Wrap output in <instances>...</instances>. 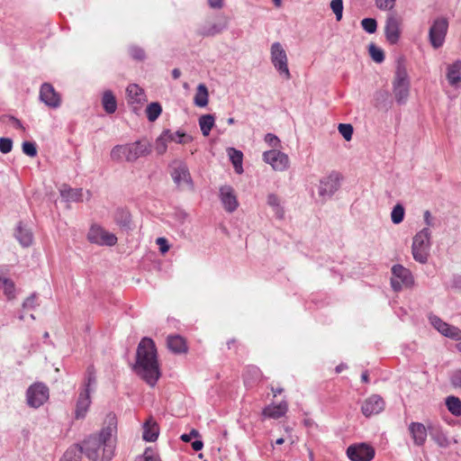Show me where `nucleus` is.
<instances>
[{"mask_svg": "<svg viewBox=\"0 0 461 461\" xmlns=\"http://www.w3.org/2000/svg\"><path fill=\"white\" fill-rule=\"evenodd\" d=\"M264 140L266 143H267L270 147L277 148L280 145V140L278 137L273 133H267L265 135Z\"/></svg>", "mask_w": 461, "mask_h": 461, "instance_id": "nucleus-54", "label": "nucleus"}, {"mask_svg": "<svg viewBox=\"0 0 461 461\" xmlns=\"http://www.w3.org/2000/svg\"><path fill=\"white\" fill-rule=\"evenodd\" d=\"M452 285L454 287L461 289V276L460 275H455L453 276Z\"/></svg>", "mask_w": 461, "mask_h": 461, "instance_id": "nucleus-61", "label": "nucleus"}, {"mask_svg": "<svg viewBox=\"0 0 461 461\" xmlns=\"http://www.w3.org/2000/svg\"><path fill=\"white\" fill-rule=\"evenodd\" d=\"M156 243L158 245L159 251L161 252V254L164 255L165 253H167L169 250L168 241L166 238H164V237L158 238L156 240Z\"/></svg>", "mask_w": 461, "mask_h": 461, "instance_id": "nucleus-56", "label": "nucleus"}, {"mask_svg": "<svg viewBox=\"0 0 461 461\" xmlns=\"http://www.w3.org/2000/svg\"><path fill=\"white\" fill-rule=\"evenodd\" d=\"M13 140L9 138H0V151L3 154H7L12 150Z\"/></svg>", "mask_w": 461, "mask_h": 461, "instance_id": "nucleus-51", "label": "nucleus"}, {"mask_svg": "<svg viewBox=\"0 0 461 461\" xmlns=\"http://www.w3.org/2000/svg\"><path fill=\"white\" fill-rule=\"evenodd\" d=\"M369 54L372 59L376 63H382L384 60V52L382 49L375 46V44L371 43L368 47Z\"/></svg>", "mask_w": 461, "mask_h": 461, "instance_id": "nucleus-42", "label": "nucleus"}, {"mask_svg": "<svg viewBox=\"0 0 461 461\" xmlns=\"http://www.w3.org/2000/svg\"><path fill=\"white\" fill-rule=\"evenodd\" d=\"M9 120L12 122L14 128L24 130V127L19 119L15 118L14 116H9Z\"/></svg>", "mask_w": 461, "mask_h": 461, "instance_id": "nucleus-60", "label": "nucleus"}, {"mask_svg": "<svg viewBox=\"0 0 461 461\" xmlns=\"http://www.w3.org/2000/svg\"><path fill=\"white\" fill-rule=\"evenodd\" d=\"M210 7L214 9H220L223 5V0H208Z\"/></svg>", "mask_w": 461, "mask_h": 461, "instance_id": "nucleus-59", "label": "nucleus"}, {"mask_svg": "<svg viewBox=\"0 0 461 461\" xmlns=\"http://www.w3.org/2000/svg\"><path fill=\"white\" fill-rule=\"evenodd\" d=\"M423 221L424 223L426 224V227H428L429 229L430 227L435 228L438 225L436 219L432 216L431 212L429 210H426L423 212Z\"/></svg>", "mask_w": 461, "mask_h": 461, "instance_id": "nucleus-52", "label": "nucleus"}, {"mask_svg": "<svg viewBox=\"0 0 461 461\" xmlns=\"http://www.w3.org/2000/svg\"><path fill=\"white\" fill-rule=\"evenodd\" d=\"M180 76H181V71H180V69H178V68H174V69L172 70V77H173V78H174V79H177V78H179V77H180Z\"/></svg>", "mask_w": 461, "mask_h": 461, "instance_id": "nucleus-64", "label": "nucleus"}, {"mask_svg": "<svg viewBox=\"0 0 461 461\" xmlns=\"http://www.w3.org/2000/svg\"><path fill=\"white\" fill-rule=\"evenodd\" d=\"M163 132L164 136H166L169 141H174L179 144H185L192 141L193 140L191 136L182 131L173 132L170 130H164Z\"/></svg>", "mask_w": 461, "mask_h": 461, "instance_id": "nucleus-32", "label": "nucleus"}, {"mask_svg": "<svg viewBox=\"0 0 461 461\" xmlns=\"http://www.w3.org/2000/svg\"><path fill=\"white\" fill-rule=\"evenodd\" d=\"M161 112H162V107L158 103L154 102V103L149 104L146 109V114H147L148 120L149 122H155L160 115Z\"/></svg>", "mask_w": 461, "mask_h": 461, "instance_id": "nucleus-40", "label": "nucleus"}, {"mask_svg": "<svg viewBox=\"0 0 461 461\" xmlns=\"http://www.w3.org/2000/svg\"><path fill=\"white\" fill-rule=\"evenodd\" d=\"M288 411V404L282 401L278 404H270L263 409L262 414L270 419H279L285 415Z\"/></svg>", "mask_w": 461, "mask_h": 461, "instance_id": "nucleus-24", "label": "nucleus"}, {"mask_svg": "<svg viewBox=\"0 0 461 461\" xmlns=\"http://www.w3.org/2000/svg\"><path fill=\"white\" fill-rule=\"evenodd\" d=\"M49 388L41 382L31 384L26 390L27 404L34 409H38L42 406L49 400Z\"/></svg>", "mask_w": 461, "mask_h": 461, "instance_id": "nucleus-6", "label": "nucleus"}, {"mask_svg": "<svg viewBox=\"0 0 461 461\" xmlns=\"http://www.w3.org/2000/svg\"><path fill=\"white\" fill-rule=\"evenodd\" d=\"M391 285L393 291L400 292L404 287H411L414 278L410 269L396 264L392 267Z\"/></svg>", "mask_w": 461, "mask_h": 461, "instance_id": "nucleus-7", "label": "nucleus"}, {"mask_svg": "<svg viewBox=\"0 0 461 461\" xmlns=\"http://www.w3.org/2000/svg\"><path fill=\"white\" fill-rule=\"evenodd\" d=\"M102 104L104 107V110L109 113L112 114L115 113L117 109V102L115 99L114 95L111 90H106L102 97Z\"/></svg>", "mask_w": 461, "mask_h": 461, "instance_id": "nucleus-31", "label": "nucleus"}, {"mask_svg": "<svg viewBox=\"0 0 461 461\" xmlns=\"http://www.w3.org/2000/svg\"><path fill=\"white\" fill-rule=\"evenodd\" d=\"M192 447L194 451H199L203 447V443L202 440H194L192 442Z\"/></svg>", "mask_w": 461, "mask_h": 461, "instance_id": "nucleus-62", "label": "nucleus"}, {"mask_svg": "<svg viewBox=\"0 0 461 461\" xmlns=\"http://www.w3.org/2000/svg\"><path fill=\"white\" fill-rule=\"evenodd\" d=\"M59 461H79L78 448L77 447H68Z\"/></svg>", "mask_w": 461, "mask_h": 461, "instance_id": "nucleus-48", "label": "nucleus"}, {"mask_svg": "<svg viewBox=\"0 0 461 461\" xmlns=\"http://www.w3.org/2000/svg\"><path fill=\"white\" fill-rule=\"evenodd\" d=\"M263 377L261 370L256 366H248L243 373V380L246 386H253Z\"/></svg>", "mask_w": 461, "mask_h": 461, "instance_id": "nucleus-28", "label": "nucleus"}, {"mask_svg": "<svg viewBox=\"0 0 461 461\" xmlns=\"http://www.w3.org/2000/svg\"><path fill=\"white\" fill-rule=\"evenodd\" d=\"M228 27V21L225 17H219L215 23L206 22L198 29V35L203 37H213L220 34Z\"/></svg>", "mask_w": 461, "mask_h": 461, "instance_id": "nucleus-17", "label": "nucleus"}, {"mask_svg": "<svg viewBox=\"0 0 461 461\" xmlns=\"http://www.w3.org/2000/svg\"><path fill=\"white\" fill-rule=\"evenodd\" d=\"M361 26L367 33H375L377 29V22L374 18H364L361 21Z\"/></svg>", "mask_w": 461, "mask_h": 461, "instance_id": "nucleus-44", "label": "nucleus"}, {"mask_svg": "<svg viewBox=\"0 0 461 461\" xmlns=\"http://www.w3.org/2000/svg\"><path fill=\"white\" fill-rule=\"evenodd\" d=\"M169 140L164 136V132L158 137L155 143V149L158 155H163L167 149V142Z\"/></svg>", "mask_w": 461, "mask_h": 461, "instance_id": "nucleus-43", "label": "nucleus"}, {"mask_svg": "<svg viewBox=\"0 0 461 461\" xmlns=\"http://www.w3.org/2000/svg\"><path fill=\"white\" fill-rule=\"evenodd\" d=\"M227 154L229 156V158L230 162L233 165L234 170L237 174L240 175L243 173V153L242 151L235 149V148H228L227 149Z\"/></svg>", "mask_w": 461, "mask_h": 461, "instance_id": "nucleus-29", "label": "nucleus"}, {"mask_svg": "<svg viewBox=\"0 0 461 461\" xmlns=\"http://www.w3.org/2000/svg\"><path fill=\"white\" fill-rule=\"evenodd\" d=\"M135 461H160V459L153 449L146 448L142 455L135 458Z\"/></svg>", "mask_w": 461, "mask_h": 461, "instance_id": "nucleus-45", "label": "nucleus"}, {"mask_svg": "<svg viewBox=\"0 0 461 461\" xmlns=\"http://www.w3.org/2000/svg\"><path fill=\"white\" fill-rule=\"evenodd\" d=\"M220 200L225 211L233 212L239 206L237 196L234 194V189L229 185L220 187Z\"/></svg>", "mask_w": 461, "mask_h": 461, "instance_id": "nucleus-19", "label": "nucleus"}, {"mask_svg": "<svg viewBox=\"0 0 461 461\" xmlns=\"http://www.w3.org/2000/svg\"><path fill=\"white\" fill-rule=\"evenodd\" d=\"M339 132L343 136L346 140H350L354 132L353 126L349 123H339Z\"/></svg>", "mask_w": 461, "mask_h": 461, "instance_id": "nucleus-47", "label": "nucleus"}, {"mask_svg": "<svg viewBox=\"0 0 461 461\" xmlns=\"http://www.w3.org/2000/svg\"><path fill=\"white\" fill-rule=\"evenodd\" d=\"M214 116L203 114L199 118V126L203 136H208L214 126Z\"/></svg>", "mask_w": 461, "mask_h": 461, "instance_id": "nucleus-38", "label": "nucleus"}, {"mask_svg": "<svg viewBox=\"0 0 461 461\" xmlns=\"http://www.w3.org/2000/svg\"><path fill=\"white\" fill-rule=\"evenodd\" d=\"M450 383L455 388L461 389V369L455 370L451 374Z\"/></svg>", "mask_w": 461, "mask_h": 461, "instance_id": "nucleus-53", "label": "nucleus"}, {"mask_svg": "<svg viewBox=\"0 0 461 461\" xmlns=\"http://www.w3.org/2000/svg\"><path fill=\"white\" fill-rule=\"evenodd\" d=\"M14 237L18 242L23 247L32 246L33 241V234L31 229L26 227L22 221H19L15 229Z\"/></svg>", "mask_w": 461, "mask_h": 461, "instance_id": "nucleus-23", "label": "nucleus"}, {"mask_svg": "<svg viewBox=\"0 0 461 461\" xmlns=\"http://www.w3.org/2000/svg\"><path fill=\"white\" fill-rule=\"evenodd\" d=\"M267 204L273 209L275 215L277 219H283L285 211L281 205L279 197L275 194H269L267 195Z\"/></svg>", "mask_w": 461, "mask_h": 461, "instance_id": "nucleus-35", "label": "nucleus"}, {"mask_svg": "<svg viewBox=\"0 0 461 461\" xmlns=\"http://www.w3.org/2000/svg\"><path fill=\"white\" fill-rule=\"evenodd\" d=\"M431 247V230L424 227L412 239L411 254L415 261L426 264L429 260Z\"/></svg>", "mask_w": 461, "mask_h": 461, "instance_id": "nucleus-4", "label": "nucleus"}, {"mask_svg": "<svg viewBox=\"0 0 461 461\" xmlns=\"http://www.w3.org/2000/svg\"><path fill=\"white\" fill-rule=\"evenodd\" d=\"M61 197L67 202H79L83 197L82 188H71L64 185L60 189Z\"/></svg>", "mask_w": 461, "mask_h": 461, "instance_id": "nucleus-30", "label": "nucleus"}, {"mask_svg": "<svg viewBox=\"0 0 461 461\" xmlns=\"http://www.w3.org/2000/svg\"><path fill=\"white\" fill-rule=\"evenodd\" d=\"M151 150V143L147 139H141L131 143L115 145L111 149L110 157L115 162L134 163L140 158L149 156Z\"/></svg>", "mask_w": 461, "mask_h": 461, "instance_id": "nucleus-3", "label": "nucleus"}, {"mask_svg": "<svg viewBox=\"0 0 461 461\" xmlns=\"http://www.w3.org/2000/svg\"><path fill=\"white\" fill-rule=\"evenodd\" d=\"M40 99L50 108H58L61 104L59 95L56 92L52 85L49 83L41 85L40 89Z\"/></svg>", "mask_w": 461, "mask_h": 461, "instance_id": "nucleus-18", "label": "nucleus"}, {"mask_svg": "<svg viewBox=\"0 0 461 461\" xmlns=\"http://www.w3.org/2000/svg\"><path fill=\"white\" fill-rule=\"evenodd\" d=\"M115 424H110L103 428L98 434L90 435L81 445H73L78 448V457L85 454L90 461H111L115 449Z\"/></svg>", "mask_w": 461, "mask_h": 461, "instance_id": "nucleus-1", "label": "nucleus"}, {"mask_svg": "<svg viewBox=\"0 0 461 461\" xmlns=\"http://www.w3.org/2000/svg\"><path fill=\"white\" fill-rule=\"evenodd\" d=\"M446 405L450 413L454 416H461V400L456 396H447Z\"/></svg>", "mask_w": 461, "mask_h": 461, "instance_id": "nucleus-39", "label": "nucleus"}, {"mask_svg": "<svg viewBox=\"0 0 461 461\" xmlns=\"http://www.w3.org/2000/svg\"><path fill=\"white\" fill-rule=\"evenodd\" d=\"M447 79L451 86H459L461 83V60H456L447 67Z\"/></svg>", "mask_w": 461, "mask_h": 461, "instance_id": "nucleus-27", "label": "nucleus"}, {"mask_svg": "<svg viewBox=\"0 0 461 461\" xmlns=\"http://www.w3.org/2000/svg\"><path fill=\"white\" fill-rule=\"evenodd\" d=\"M340 180V174L335 171L320 180L318 194L322 201H327L331 198L332 195L339 189Z\"/></svg>", "mask_w": 461, "mask_h": 461, "instance_id": "nucleus-10", "label": "nucleus"}, {"mask_svg": "<svg viewBox=\"0 0 461 461\" xmlns=\"http://www.w3.org/2000/svg\"><path fill=\"white\" fill-rule=\"evenodd\" d=\"M361 381H362L363 383H366V384L369 383L368 371H366H366H364V372L362 373V375H361Z\"/></svg>", "mask_w": 461, "mask_h": 461, "instance_id": "nucleus-63", "label": "nucleus"}, {"mask_svg": "<svg viewBox=\"0 0 461 461\" xmlns=\"http://www.w3.org/2000/svg\"><path fill=\"white\" fill-rule=\"evenodd\" d=\"M91 404V396L87 390H80L76 403L75 418L77 420L84 419L86 416Z\"/></svg>", "mask_w": 461, "mask_h": 461, "instance_id": "nucleus-21", "label": "nucleus"}, {"mask_svg": "<svg viewBox=\"0 0 461 461\" xmlns=\"http://www.w3.org/2000/svg\"><path fill=\"white\" fill-rule=\"evenodd\" d=\"M128 102L131 104H140L146 102V95L144 90L136 84H131L126 88Z\"/></svg>", "mask_w": 461, "mask_h": 461, "instance_id": "nucleus-26", "label": "nucleus"}, {"mask_svg": "<svg viewBox=\"0 0 461 461\" xmlns=\"http://www.w3.org/2000/svg\"><path fill=\"white\" fill-rule=\"evenodd\" d=\"M408 429L416 446L421 447L425 444L427 439V429L424 424L420 422H411Z\"/></svg>", "mask_w": 461, "mask_h": 461, "instance_id": "nucleus-22", "label": "nucleus"}, {"mask_svg": "<svg viewBox=\"0 0 461 461\" xmlns=\"http://www.w3.org/2000/svg\"><path fill=\"white\" fill-rule=\"evenodd\" d=\"M394 4L395 0H375V5L380 10H391Z\"/></svg>", "mask_w": 461, "mask_h": 461, "instance_id": "nucleus-55", "label": "nucleus"}, {"mask_svg": "<svg viewBox=\"0 0 461 461\" xmlns=\"http://www.w3.org/2000/svg\"><path fill=\"white\" fill-rule=\"evenodd\" d=\"M36 306V295L33 294L27 297L23 303V308L26 310L34 309Z\"/></svg>", "mask_w": 461, "mask_h": 461, "instance_id": "nucleus-57", "label": "nucleus"}, {"mask_svg": "<svg viewBox=\"0 0 461 461\" xmlns=\"http://www.w3.org/2000/svg\"><path fill=\"white\" fill-rule=\"evenodd\" d=\"M158 437V428L153 423L145 422L143 425L142 438L148 442H154Z\"/></svg>", "mask_w": 461, "mask_h": 461, "instance_id": "nucleus-37", "label": "nucleus"}, {"mask_svg": "<svg viewBox=\"0 0 461 461\" xmlns=\"http://www.w3.org/2000/svg\"><path fill=\"white\" fill-rule=\"evenodd\" d=\"M384 405V401L380 395L372 394L364 401L361 411L365 417L368 418L383 411Z\"/></svg>", "mask_w": 461, "mask_h": 461, "instance_id": "nucleus-16", "label": "nucleus"}, {"mask_svg": "<svg viewBox=\"0 0 461 461\" xmlns=\"http://www.w3.org/2000/svg\"><path fill=\"white\" fill-rule=\"evenodd\" d=\"M447 29L448 22L446 18L440 17L433 21L429 31V40L434 49L443 46Z\"/></svg>", "mask_w": 461, "mask_h": 461, "instance_id": "nucleus-11", "label": "nucleus"}, {"mask_svg": "<svg viewBox=\"0 0 461 461\" xmlns=\"http://www.w3.org/2000/svg\"><path fill=\"white\" fill-rule=\"evenodd\" d=\"M96 384L95 371L93 366H90L86 369V378L84 384L80 390H87L88 393L91 394L95 391Z\"/></svg>", "mask_w": 461, "mask_h": 461, "instance_id": "nucleus-34", "label": "nucleus"}, {"mask_svg": "<svg viewBox=\"0 0 461 461\" xmlns=\"http://www.w3.org/2000/svg\"><path fill=\"white\" fill-rule=\"evenodd\" d=\"M263 160L277 171H284L289 167L288 156L276 149L265 151L263 153Z\"/></svg>", "mask_w": 461, "mask_h": 461, "instance_id": "nucleus-15", "label": "nucleus"}, {"mask_svg": "<svg viewBox=\"0 0 461 461\" xmlns=\"http://www.w3.org/2000/svg\"><path fill=\"white\" fill-rule=\"evenodd\" d=\"M87 240L93 244L112 247L117 243V237L106 231L99 225H92L87 233Z\"/></svg>", "mask_w": 461, "mask_h": 461, "instance_id": "nucleus-12", "label": "nucleus"}, {"mask_svg": "<svg viewBox=\"0 0 461 461\" xmlns=\"http://www.w3.org/2000/svg\"><path fill=\"white\" fill-rule=\"evenodd\" d=\"M330 8L336 16L338 22L341 21L343 16V0H331Z\"/></svg>", "mask_w": 461, "mask_h": 461, "instance_id": "nucleus-46", "label": "nucleus"}, {"mask_svg": "<svg viewBox=\"0 0 461 461\" xmlns=\"http://www.w3.org/2000/svg\"><path fill=\"white\" fill-rule=\"evenodd\" d=\"M114 221L122 229H131V217L128 211L124 209H117L114 214Z\"/></svg>", "mask_w": 461, "mask_h": 461, "instance_id": "nucleus-33", "label": "nucleus"}, {"mask_svg": "<svg viewBox=\"0 0 461 461\" xmlns=\"http://www.w3.org/2000/svg\"><path fill=\"white\" fill-rule=\"evenodd\" d=\"M198 436L199 432L196 429H193L189 433L182 434L180 438L184 442H190L193 438H197Z\"/></svg>", "mask_w": 461, "mask_h": 461, "instance_id": "nucleus-58", "label": "nucleus"}, {"mask_svg": "<svg viewBox=\"0 0 461 461\" xmlns=\"http://www.w3.org/2000/svg\"><path fill=\"white\" fill-rule=\"evenodd\" d=\"M194 103L198 107H204L208 104V89L203 84L197 86Z\"/></svg>", "mask_w": 461, "mask_h": 461, "instance_id": "nucleus-36", "label": "nucleus"}, {"mask_svg": "<svg viewBox=\"0 0 461 461\" xmlns=\"http://www.w3.org/2000/svg\"><path fill=\"white\" fill-rule=\"evenodd\" d=\"M167 344L168 349L175 354H183L188 349L185 339L180 335H169Z\"/></svg>", "mask_w": 461, "mask_h": 461, "instance_id": "nucleus-25", "label": "nucleus"}, {"mask_svg": "<svg viewBox=\"0 0 461 461\" xmlns=\"http://www.w3.org/2000/svg\"><path fill=\"white\" fill-rule=\"evenodd\" d=\"M404 213H405L404 207L402 204L397 203L393 208V211L391 212V220H392V221L394 224L401 223L403 221V219H404Z\"/></svg>", "mask_w": 461, "mask_h": 461, "instance_id": "nucleus-41", "label": "nucleus"}, {"mask_svg": "<svg viewBox=\"0 0 461 461\" xmlns=\"http://www.w3.org/2000/svg\"><path fill=\"white\" fill-rule=\"evenodd\" d=\"M430 324L443 336L454 340H461V330L450 325L435 314L429 315Z\"/></svg>", "mask_w": 461, "mask_h": 461, "instance_id": "nucleus-14", "label": "nucleus"}, {"mask_svg": "<svg viewBox=\"0 0 461 461\" xmlns=\"http://www.w3.org/2000/svg\"><path fill=\"white\" fill-rule=\"evenodd\" d=\"M23 152L29 157H35L37 155L36 144L32 141H24L23 143Z\"/></svg>", "mask_w": 461, "mask_h": 461, "instance_id": "nucleus-49", "label": "nucleus"}, {"mask_svg": "<svg viewBox=\"0 0 461 461\" xmlns=\"http://www.w3.org/2000/svg\"><path fill=\"white\" fill-rule=\"evenodd\" d=\"M133 371L149 386L154 387L161 376L158 351L152 339L144 337L136 350V361Z\"/></svg>", "mask_w": 461, "mask_h": 461, "instance_id": "nucleus-2", "label": "nucleus"}, {"mask_svg": "<svg viewBox=\"0 0 461 461\" xmlns=\"http://www.w3.org/2000/svg\"><path fill=\"white\" fill-rule=\"evenodd\" d=\"M393 93L399 105H403L407 103L410 95V79L403 62L400 60L397 62L395 77L393 82Z\"/></svg>", "mask_w": 461, "mask_h": 461, "instance_id": "nucleus-5", "label": "nucleus"}, {"mask_svg": "<svg viewBox=\"0 0 461 461\" xmlns=\"http://www.w3.org/2000/svg\"><path fill=\"white\" fill-rule=\"evenodd\" d=\"M130 55L136 60H143L145 59V51L138 46H131L130 48Z\"/></svg>", "mask_w": 461, "mask_h": 461, "instance_id": "nucleus-50", "label": "nucleus"}, {"mask_svg": "<svg viewBox=\"0 0 461 461\" xmlns=\"http://www.w3.org/2000/svg\"><path fill=\"white\" fill-rule=\"evenodd\" d=\"M384 33L387 41L393 45L399 41L400 39V23L393 14H389L384 26Z\"/></svg>", "mask_w": 461, "mask_h": 461, "instance_id": "nucleus-20", "label": "nucleus"}, {"mask_svg": "<svg viewBox=\"0 0 461 461\" xmlns=\"http://www.w3.org/2000/svg\"><path fill=\"white\" fill-rule=\"evenodd\" d=\"M346 454L351 461H371L375 457V451L366 443H357L348 447Z\"/></svg>", "mask_w": 461, "mask_h": 461, "instance_id": "nucleus-13", "label": "nucleus"}, {"mask_svg": "<svg viewBox=\"0 0 461 461\" xmlns=\"http://www.w3.org/2000/svg\"><path fill=\"white\" fill-rule=\"evenodd\" d=\"M271 62L275 68L285 79H290L291 74L287 65V55L282 44L278 41L271 45L270 50Z\"/></svg>", "mask_w": 461, "mask_h": 461, "instance_id": "nucleus-9", "label": "nucleus"}, {"mask_svg": "<svg viewBox=\"0 0 461 461\" xmlns=\"http://www.w3.org/2000/svg\"><path fill=\"white\" fill-rule=\"evenodd\" d=\"M170 167L172 168L170 175L179 189H183L185 185L189 189L194 188V182L185 162L174 160Z\"/></svg>", "mask_w": 461, "mask_h": 461, "instance_id": "nucleus-8", "label": "nucleus"}]
</instances>
